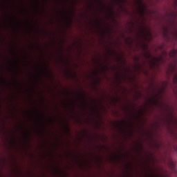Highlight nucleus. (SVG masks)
Wrapping results in <instances>:
<instances>
[{"label":"nucleus","mask_w":177,"mask_h":177,"mask_svg":"<svg viewBox=\"0 0 177 177\" xmlns=\"http://www.w3.org/2000/svg\"><path fill=\"white\" fill-rule=\"evenodd\" d=\"M170 57H176L177 56V50H171L169 53Z\"/></svg>","instance_id":"1"},{"label":"nucleus","mask_w":177,"mask_h":177,"mask_svg":"<svg viewBox=\"0 0 177 177\" xmlns=\"http://www.w3.org/2000/svg\"><path fill=\"white\" fill-rule=\"evenodd\" d=\"M162 177H168L167 176H162Z\"/></svg>","instance_id":"3"},{"label":"nucleus","mask_w":177,"mask_h":177,"mask_svg":"<svg viewBox=\"0 0 177 177\" xmlns=\"http://www.w3.org/2000/svg\"><path fill=\"white\" fill-rule=\"evenodd\" d=\"M176 81H177V76L176 77Z\"/></svg>","instance_id":"4"},{"label":"nucleus","mask_w":177,"mask_h":177,"mask_svg":"<svg viewBox=\"0 0 177 177\" xmlns=\"http://www.w3.org/2000/svg\"><path fill=\"white\" fill-rule=\"evenodd\" d=\"M170 167L171 168H175V164H174V162H170Z\"/></svg>","instance_id":"2"}]
</instances>
